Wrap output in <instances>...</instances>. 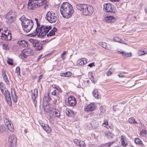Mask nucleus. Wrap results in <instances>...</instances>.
Wrapping results in <instances>:
<instances>
[{"label":"nucleus","instance_id":"f704fd0d","mask_svg":"<svg viewBox=\"0 0 147 147\" xmlns=\"http://www.w3.org/2000/svg\"><path fill=\"white\" fill-rule=\"evenodd\" d=\"M99 45L100 46L105 48V49L109 50V48L108 47L107 43L105 42H100Z\"/></svg>","mask_w":147,"mask_h":147},{"label":"nucleus","instance_id":"f257e3e1","mask_svg":"<svg viewBox=\"0 0 147 147\" xmlns=\"http://www.w3.org/2000/svg\"><path fill=\"white\" fill-rule=\"evenodd\" d=\"M19 19L21 21L22 25L24 31L26 32H29L34 26L32 20L26 18L24 15L23 16Z\"/></svg>","mask_w":147,"mask_h":147},{"label":"nucleus","instance_id":"423d86ee","mask_svg":"<svg viewBox=\"0 0 147 147\" xmlns=\"http://www.w3.org/2000/svg\"><path fill=\"white\" fill-rule=\"evenodd\" d=\"M38 0H29L28 4V9H33L40 5Z\"/></svg>","mask_w":147,"mask_h":147},{"label":"nucleus","instance_id":"4d7b16f0","mask_svg":"<svg viewBox=\"0 0 147 147\" xmlns=\"http://www.w3.org/2000/svg\"><path fill=\"white\" fill-rule=\"evenodd\" d=\"M105 12H110L111 13H115L116 12V11H115V10H109V11H108V10H104Z\"/></svg>","mask_w":147,"mask_h":147},{"label":"nucleus","instance_id":"e433bc0d","mask_svg":"<svg viewBox=\"0 0 147 147\" xmlns=\"http://www.w3.org/2000/svg\"><path fill=\"white\" fill-rule=\"evenodd\" d=\"M55 31H54L53 30H51L50 31L49 33L47 34V37H49V36H54L55 34Z\"/></svg>","mask_w":147,"mask_h":147},{"label":"nucleus","instance_id":"de8ad7c7","mask_svg":"<svg viewBox=\"0 0 147 147\" xmlns=\"http://www.w3.org/2000/svg\"><path fill=\"white\" fill-rule=\"evenodd\" d=\"M7 63L8 64L12 65H13V60L9 58H8V60L7 61Z\"/></svg>","mask_w":147,"mask_h":147},{"label":"nucleus","instance_id":"ea45409f","mask_svg":"<svg viewBox=\"0 0 147 147\" xmlns=\"http://www.w3.org/2000/svg\"><path fill=\"white\" fill-rule=\"evenodd\" d=\"M146 53H147V51H145L141 50H139L138 52V54L139 56L144 55Z\"/></svg>","mask_w":147,"mask_h":147},{"label":"nucleus","instance_id":"864d4df0","mask_svg":"<svg viewBox=\"0 0 147 147\" xmlns=\"http://www.w3.org/2000/svg\"><path fill=\"white\" fill-rule=\"evenodd\" d=\"M5 88H6V87L4 84L2 82H0V89H5Z\"/></svg>","mask_w":147,"mask_h":147},{"label":"nucleus","instance_id":"c85d7f7f","mask_svg":"<svg viewBox=\"0 0 147 147\" xmlns=\"http://www.w3.org/2000/svg\"><path fill=\"white\" fill-rule=\"evenodd\" d=\"M112 4L110 3L105 4L103 6V9H112Z\"/></svg>","mask_w":147,"mask_h":147},{"label":"nucleus","instance_id":"58836bf2","mask_svg":"<svg viewBox=\"0 0 147 147\" xmlns=\"http://www.w3.org/2000/svg\"><path fill=\"white\" fill-rule=\"evenodd\" d=\"M51 99V97L49 95L44 96L43 98V101L48 102L49 100Z\"/></svg>","mask_w":147,"mask_h":147},{"label":"nucleus","instance_id":"cd10ccee","mask_svg":"<svg viewBox=\"0 0 147 147\" xmlns=\"http://www.w3.org/2000/svg\"><path fill=\"white\" fill-rule=\"evenodd\" d=\"M66 113L69 117H74L75 115L74 112L71 110L69 109Z\"/></svg>","mask_w":147,"mask_h":147},{"label":"nucleus","instance_id":"b1692460","mask_svg":"<svg viewBox=\"0 0 147 147\" xmlns=\"http://www.w3.org/2000/svg\"><path fill=\"white\" fill-rule=\"evenodd\" d=\"M3 120L5 125H6V123L8 124L11 122L9 120L8 117L5 114H3Z\"/></svg>","mask_w":147,"mask_h":147},{"label":"nucleus","instance_id":"8fccbe9b","mask_svg":"<svg viewBox=\"0 0 147 147\" xmlns=\"http://www.w3.org/2000/svg\"><path fill=\"white\" fill-rule=\"evenodd\" d=\"M103 124L105 125L106 126V127L107 128L110 129L111 130L112 129V127L111 126H110L108 124V122H104Z\"/></svg>","mask_w":147,"mask_h":147},{"label":"nucleus","instance_id":"a18cd8bd","mask_svg":"<svg viewBox=\"0 0 147 147\" xmlns=\"http://www.w3.org/2000/svg\"><path fill=\"white\" fill-rule=\"evenodd\" d=\"M100 109L101 111V112L100 113V115H102L104 113L105 111V109L103 107H101L100 108Z\"/></svg>","mask_w":147,"mask_h":147},{"label":"nucleus","instance_id":"9d476101","mask_svg":"<svg viewBox=\"0 0 147 147\" xmlns=\"http://www.w3.org/2000/svg\"><path fill=\"white\" fill-rule=\"evenodd\" d=\"M78 9H92V7L88 5L85 4H79L76 5Z\"/></svg>","mask_w":147,"mask_h":147},{"label":"nucleus","instance_id":"6e6d98bb","mask_svg":"<svg viewBox=\"0 0 147 147\" xmlns=\"http://www.w3.org/2000/svg\"><path fill=\"white\" fill-rule=\"evenodd\" d=\"M59 92H58L57 90H54L52 92V94L54 95H56L57 94H58Z\"/></svg>","mask_w":147,"mask_h":147},{"label":"nucleus","instance_id":"79ce46f5","mask_svg":"<svg viewBox=\"0 0 147 147\" xmlns=\"http://www.w3.org/2000/svg\"><path fill=\"white\" fill-rule=\"evenodd\" d=\"M79 143V144H78V146L79 147H84L86 146V144L85 142L83 141H80Z\"/></svg>","mask_w":147,"mask_h":147},{"label":"nucleus","instance_id":"f8f14e48","mask_svg":"<svg viewBox=\"0 0 147 147\" xmlns=\"http://www.w3.org/2000/svg\"><path fill=\"white\" fill-rule=\"evenodd\" d=\"M61 8L63 9H73V7L69 3L65 2L61 4Z\"/></svg>","mask_w":147,"mask_h":147},{"label":"nucleus","instance_id":"7c9ffc66","mask_svg":"<svg viewBox=\"0 0 147 147\" xmlns=\"http://www.w3.org/2000/svg\"><path fill=\"white\" fill-rule=\"evenodd\" d=\"M134 142L136 144L140 145L142 147H143L144 146V144L139 138H135L134 139Z\"/></svg>","mask_w":147,"mask_h":147},{"label":"nucleus","instance_id":"69168bd1","mask_svg":"<svg viewBox=\"0 0 147 147\" xmlns=\"http://www.w3.org/2000/svg\"><path fill=\"white\" fill-rule=\"evenodd\" d=\"M46 26L47 27V30H48V32L49 31L51 30L52 28V27L51 26Z\"/></svg>","mask_w":147,"mask_h":147},{"label":"nucleus","instance_id":"a211bd4d","mask_svg":"<svg viewBox=\"0 0 147 147\" xmlns=\"http://www.w3.org/2000/svg\"><path fill=\"white\" fill-rule=\"evenodd\" d=\"M95 109V106L94 105L89 104L85 108L84 110L86 111H92L94 110Z\"/></svg>","mask_w":147,"mask_h":147},{"label":"nucleus","instance_id":"4468645a","mask_svg":"<svg viewBox=\"0 0 147 147\" xmlns=\"http://www.w3.org/2000/svg\"><path fill=\"white\" fill-rule=\"evenodd\" d=\"M36 25L37 26L36 27L34 31L31 34H30V35H31L32 36H35L38 34V30H39L40 27L41 26H40V24L38 22L36 23Z\"/></svg>","mask_w":147,"mask_h":147},{"label":"nucleus","instance_id":"49530a36","mask_svg":"<svg viewBox=\"0 0 147 147\" xmlns=\"http://www.w3.org/2000/svg\"><path fill=\"white\" fill-rule=\"evenodd\" d=\"M45 131L47 133H50L51 131V129L48 125H47V127Z\"/></svg>","mask_w":147,"mask_h":147},{"label":"nucleus","instance_id":"bf43d9fd","mask_svg":"<svg viewBox=\"0 0 147 147\" xmlns=\"http://www.w3.org/2000/svg\"><path fill=\"white\" fill-rule=\"evenodd\" d=\"M55 89V90H57L58 92H62V90L61 89L59 86H58L57 87L56 86V88Z\"/></svg>","mask_w":147,"mask_h":147},{"label":"nucleus","instance_id":"3c124183","mask_svg":"<svg viewBox=\"0 0 147 147\" xmlns=\"http://www.w3.org/2000/svg\"><path fill=\"white\" fill-rule=\"evenodd\" d=\"M113 142H112L110 143H107L103 144V145L104 146H105V147H110L111 145L113 144Z\"/></svg>","mask_w":147,"mask_h":147},{"label":"nucleus","instance_id":"473e14b6","mask_svg":"<svg viewBox=\"0 0 147 147\" xmlns=\"http://www.w3.org/2000/svg\"><path fill=\"white\" fill-rule=\"evenodd\" d=\"M113 40L114 41L119 42L120 43H123V40L119 37L115 36L113 38Z\"/></svg>","mask_w":147,"mask_h":147},{"label":"nucleus","instance_id":"2eb2a0df","mask_svg":"<svg viewBox=\"0 0 147 147\" xmlns=\"http://www.w3.org/2000/svg\"><path fill=\"white\" fill-rule=\"evenodd\" d=\"M9 36V38H8V36H7L6 34L1 32V33H0V39L1 38L4 40L9 41L11 39L12 37L10 34Z\"/></svg>","mask_w":147,"mask_h":147},{"label":"nucleus","instance_id":"aec40b11","mask_svg":"<svg viewBox=\"0 0 147 147\" xmlns=\"http://www.w3.org/2000/svg\"><path fill=\"white\" fill-rule=\"evenodd\" d=\"M18 44L23 47L26 48L28 46V42L24 40H21L18 42Z\"/></svg>","mask_w":147,"mask_h":147},{"label":"nucleus","instance_id":"72a5a7b5","mask_svg":"<svg viewBox=\"0 0 147 147\" xmlns=\"http://www.w3.org/2000/svg\"><path fill=\"white\" fill-rule=\"evenodd\" d=\"M15 18V17L13 16H10L9 18H8V20L7 21V23L10 24L13 22Z\"/></svg>","mask_w":147,"mask_h":147},{"label":"nucleus","instance_id":"9b49d317","mask_svg":"<svg viewBox=\"0 0 147 147\" xmlns=\"http://www.w3.org/2000/svg\"><path fill=\"white\" fill-rule=\"evenodd\" d=\"M8 141L11 146H14L17 143V138L15 136L12 135L9 137Z\"/></svg>","mask_w":147,"mask_h":147},{"label":"nucleus","instance_id":"2f4dec72","mask_svg":"<svg viewBox=\"0 0 147 147\" xmlns=\"http://www.w3.org/2000/svg\"><path fill=\"white\" fill-rule=\"evenodd\" d=\"M105 136H107L108 138L111 139L113 138V134L110 131L105 132Z\"/></svg>","mask_w":147,"mask_h":147},{"label":"nucleus","instance_id":"603ef678","mask_svg":"<svg viewBox=\"0 0 147 147\" xmlns=\"http://www.w3.org/2000/svg\"><path fill=\"white\" fill-rule=\"evenodd\" d=\"M16 73L18 74H20V69L19 66L17 67L16 69Z\"/></svg>","mask_w":147,"mask_h":147},{"label":"nucleus","instance_id":"412c9836","mask_svg":"<svg viewBox=\"0 0 147 147\" xmlns=\"http://www.w3.org/2000/svg\"><path fill=\"white\" fill-rule=\"evenodd\" d=\"M82 13L85 16H90L93 13V11L92 10H82Z\"/></svg>","mask_w":147,"mask_h":147},{"label":"nucleus","instance_id":"1a4fd4ad","mask_svg":"<svg viewBox=\"0 0 147 147\" xmlns=\"http://www.w3.org/2000/svg\"><path fill=\"white\" fill-rule=\"evenodd\" d=\"M38 95V89L37 88H35L34 90V92L31 94V98L32 100L33 103L35 107L36 106L37 104L36 97Z\"/></svg>","mask_w":147,"mask_h":147},{"label":"nucleus","instance_id":"a878e982","mask_svg":"<svg viewBox=\"0 0 147 147\" xmlns=\"http://www.w3.org/2000/svg\"><path fill=\"white\" fill-rule=\"evenodd\" d=\"M7 15L16 17L17 16V13L14 10H10L7 13Z\"/></svg>","mask_w":147,"mask_h":147},{"label":"nucleus","instance_id":"e2e57ef3","mask_svg":"<svg viewBox=\"0 0 147 147\" xmlns=\"http://www.w3.org/2000/svg\"><path fill=\"white\" fill-rule=\"evenodd\" d=\"M92 78H90V80L93 83H96V80H94V77L92 76H91Z\"/></svg>","mask_w":147,"mask_h":147},{"label":"nucleus","instance_id":"0e129e2a","mask_svg":"<svg viewBox=\"0 0 147 147\" xmlns=\"http://www.w3.org/2000/svg\"><path fill=\"white\" fill-rule=\"evenodd\" d=\"M39 123L42 127H43L45 125V124L43 123L41 121H39Z\"/></svg>","mask_w":147,"mask_h":147},{"label":"nucleus","instance_id":"39448f33","mask_svg":"<svg viewBox=\"0 0 147 147\" xmlns=\"http://www.w3.org/2000/svg\"><path fill=\"white\" fill-rule=\"evenodd\" d=\"M30 40L33 46L36 50L38 51L42 49V45L44 44V43H42L41 41H38L33 39H31Z\"/></svg>","mask_w":147,"mask_h":147},{"label":"nucleus","instance_id":"338daca9","mask_svg":"<svg viewBox=\"0 0 147 147\" xmlns=\"http://www.w3.org/2000/svg\"><path fill=\"white\" fill-rule=\"evenodd\" d=\"M131 55V53H126V57H130Z\"/></svg>","mask_w":147,"mask_h":147},{"label":"nucleus","instance_id":"c9c22d12","mask_svg":"<svg viewBox=\"0 0 147 147\" xmlns=\"http://www.w3.org/2000/svg\"><path fill=\"white\" fill-rule=\"evenodd\" d=\"M129 122L131 124H137V122L135 121L134 117H132L129 118Z\"/></svg>","mask_w":147,"mask_h":147},{"label":"nucleus","instance_id":"37998d69","mask_svg":"<svg viewBox=\"0 0 147 147\" xmlns=\"http://www.w3.org/2000/svg\"><path fill=\"white\" fill-rule=\"evenodd\" d=\"M113 69L112 68L109 69L107 71V75L108 76H109L111 75L113 73L112 70Z\"/></svg>","mask_w":147,"mask_h":147},{"label":"nucleus","instance_id":"a19ab883","mask_svg":"<svg viewBox=\"0 0 147 147\" xmlns=\"http://www.w3.org/2000/svg\"><path fill=\"white\" fill-rule=\"evenodd\" d=\"M5 99L7 104L10 106L11 105H12V102L10 98V96L7 97V98Z\"/></svg>","mask_w":147,"mask_h":147},{"label":"nucleus","instance_id":"dca6fc26","mask_svg":"<svg viewBox=\"0 0 147 147\" xmlns=\"http://www.w3.org/2000/svg\"><path fill=\"white\" fill-rule=\"evenodd\" d=\"M121 140L122 145L123 147H125L127 145V141L126 140V137L125 136L121 135Z\"/></svg>","mask_w":147,"mask_h":147},{"label":"nucleus","instance_id":"ddd939ff","mask_svg":"<svg viewBox=\"0 0 147 147\" xmlns=\"http://www.w3.org/2000/svg\"><path fill=\"white\" fill-rule=\"evenodd\" d=\"M105 20L108 23L113 22L115 21L116 19L113 16H107L105 17Z\"/></svg>","mask_w":147,"mask_h":147},{"label":"nucleus","instance_id":"5701e85b","mask_svg":"<svg viewBox=\"0 0 147 147\" xmlns=\"http://www.w3.org/2000/svg\"><path fill=\"white\" fill-rule=\"evenodd\" d=\"M52 111L53 112V115H54L55 117L59 118H60V114L59 111L53 108Z\"/></svg>","mask_w":147,"mask_h":147},{"label":"nucleus","instance_id":"c03bdc74","mask_svg":"<svg viewBox=\"0 0 147 147\" xmlns=\"http://www.w3.org/2000/svg\"><path fill=\"white\" fill-rule=\"evenodd\" d=\"M5 128L3 125H0V134L3 133L5 130Z\"/></svg>","mask_w":147,"mask_h":147},{"label":"nucleus","instance_id":"6e6552de","mask_svg":"<svg viewBox=\"0 0 147 147\" xmlns=\"http://www.w3.org/2000/svg\"><path fill=\"white\" fill-rule=\"evenodd\" d=\"M77 103L76 99L72 96H70L68 98L67 105L73 107L75 106Z\"/></svg>","mask_w":147,"mask_h":147},{"label":"nucleus","instance_id":"6ab92c4d","mask_svg":"<svg viewBox=\"0 0 147 147\" xmlns=\"http://www.w3.org/2000/svg\"><path fill=\"white\" fill-rule=\"evenodd\" d=\"M87 59L86 58H82L78 61L77 63L78 65H84L87 63Z\"/></svg>","mask_w":147,"mask_h":147},{"label":"nucleus","instance_id":"20e7f679","mask_svg":"<svg viewBox=\"0 0 147 147\" xmlns=\"http://www.w3.org/2000/svg\"><path fill=\"white\" fill-rule=\"evenodd\" d=\"M32 50L31 49H24L22 51L21 53L19 55L20 58L22 59H24L27 58L28 56H29L32 54Z\"/></svg>","mask_w":147,"mask_h":147},{"label":"nucleus","instance_id":"052dcab7","mask_svg":"<svg viewBox=\"0 0 147 147\" xmlns=\"http://www.w3.org/2000/svg\"><path fill=\"white\" fill-rule=\"evenodd\" d=\"M55 89V90H57L58 92H62V90L61 89L59 86H58L57 87L56 86V88Z\"/></svg>","mask_w":147,"mask_h":147},{"label":"nucleus","instance_id":"5fc2aeb1","mask_svg":"<svg viewBox=\"0 0 147 147\" xmlns=\"http://www.w3.org/2000/svg\"><path fill=\"white\" fill-rule=\"evenodd\" d=\"M2 47L3 49L5 50H7L8 49L7 45L5 44L3 45Z\"/></svg>","mask_w":147,"mask_h":147},{"label":"nucleus","instance_id":"f03ea898","mask_svg":"<svg viewBox=\"0 0 147 147\" xmlns=\"http://www.w3.org/2000/svg\"><path fill=\"white\" fill-rule=\"evenodd\" d=\"M45 18L49 22L52 23H55L57 18L55 13L49 11L47 13Z\"/></svg>","mask_w":147,"mask_h":147},{"label":"nucleus","instance_id":"4c0bfd02","mask_svg":"<svg viewBox=\"0 0 147 147\" xmlns=\"http://www.w3.org/2000/svg\"><path fill=\"white\" fill-rule=\"evenodd\" d=\"M5 98L6 99L9 96H10V94L9 91L7 90H5L4 93L3 94Z\"/></svg>","mask_w":147,"mask_h":147},{"label":"nucleus","instance_id":"0eeeda50","mask_svg":"<svg viewBox=\"0 0 147 147\" xmlns=\"http://www.w3.org/2000/svg\"><path fill=\"white\" fill-rule=\"evenodd\" d=\"M61 14L64 18L70 17L74 12V10H60Z\"/></svg>","mask_w":147,"mask_h":147},{"label":"nucleus","instance_id":"7ed1b4c3","mask_svg":"<svg viewBox=\"0 0 147 147\" xmlns=\"http://www.w3.org/2000/svg\"><path fill=\"white\" fill-rule=\"evenodd\" d=\"M47 27L46 26L42 25H41L40 29L38 30V36L40 38H43L45 36L46 34L48 32Z\"/></svg>","mask_w":147,"mask_h":147},{"label":"nucleus","instance_id":"13d9d810","mask_svg":"<svg viewBox=\"0 0 147 147\" xmlns=\"http://www.w3.org/2000/svg\"><path fill=\"white\" fill-rule=\"evenodd\" d=\"M80 140L77 139H75L74 140V142L75 144H76L77 146L78 144H79V142H80Z\"/></svg>","mask_w":147,"mask_h":147},{"label":"nucleus","instance_id":"774afa93","mask_svg":"<svg viewBox=\"0 0 147 147\" xmlns=\"http://www.w3.org/2000/svg\"><path fill=\"white\" fill-rule=\"evenodd\" d=\"M94 63H92L89 64L88 66L90 67H92L93 66H94Z\"/></svg>","mask_w":147,"mask_h":147},{"label":"nucleus","instance_id":"09e8293b","mask_svg":"<svg viewBox=\"0 0 147 147\" xmlns=\"http://www.w3.org/2000/svg\"><path fill=\"white\" fill-rule=\"evenodd\" d=\"M64 75H65V77H69L71 76L72 73L70 71H67L65 73Z\"/></svg>","mask_w":147,"mask_h":147},{"label":"nucleus","instance_id":"393cba45","mask_svg":"<svg viewBox=\"0 0 147 147\" xmlns=\"http://www.w3.org/2000/svg\"><path fill=\"white\" fill-rule=\"evenodd\" d=\"M2 76L6 83L7 84H9V82L5 71H2Z\"/></svg>","mask_w":147,"mask_h":147},{"label":"nucleus","instance_id":"bb28decb","mask_svg":"<svg viewBox=\"0 0 147 147\" xmlns=\"http://www.w3.org/2000/svg\"><path fill=\"white\" fill-rule=\"evenodd\" d=\"M8 129L11 132H13L14 131V128L13 126L11 123L7 124L6 123V125H5Z\"/></svg>","mask_w":147,"mask_h":147},{"label":"nucleus","instance_id":"680f3d73","mask_svg":"<svg viewBox=\"0 0 147 147\" xmlns=\"http://www.w3.org/2000/svg\"><path fill=\"white\" fill-rule=\"evenodd\" d=\"M45 0H38V3H39L40 5H42L43 4V3Z\"/></svg>","mask_w":147,"mask_h":147},{"label":"nucleus","instance_id":"4be33fe9","mask_svg":"<svg viewBox=\"0 0 147 147\" xmlns=\"http://www.w3.org/2000/svg\"><path fill=\"white\" fill-rule=\"evenodd\" d=\"M90 124L92 128L96 129L98 127V123L94 120L92 119L90 121Z\"/></svg>","mask_w":147,"mask_h":147},{"label":"nucleus","instance_id":"f3484780","mask_svg":"<svg viewBox=\"0 0 147 147\" xmlns=\"http://www.w3.org/2000/svg\"><path fill=\"white\" fill-rule=\"evenodd\" d=\"M11 94L13 101L14 103H16L17 101V97L18 96L16 95L14 90L13 89L11 90Z\"/></svg>","mask_w":147,"mask_h":147},{"label":"nucleus","instance_id":"c756f323","mask_svg":"<svg viewBox=\"0 0 147 147\" xmlns=\"http://www.w3.org/2000/svg\"><path fill=\"white\" fill-rule=\"evenodd\" d=\"M92 94L93 96L96 98L98 99L100 97V96L98 95L97 90L94 89L92 92Z\"/></svg>","mask_w":147,"mask_h":147}]
</instances>
